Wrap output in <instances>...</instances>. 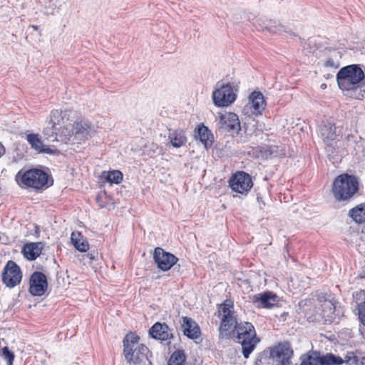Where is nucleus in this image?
I'll return each instance as SVG.
<instances>
[{
  "label": "nucleus",
  "instance_id": "nucleus-1",
  "mask_svg": "<svg viewBox=\"0 0 365 365\" xmlns=\"http://www.w3.org/2000/svg\"><path fill=\"white\" fill-rule=\"evenodd\" d=\"M293 350L289 342L279 343L269 352L259 354L255 365H290Z\"/></svg>",
  "mask_w": 365,
  "mask_h": 365
},
{
  "label": "nucleus",
  "instance_id": "nucleus-2",
  "mask_svg": "<svg viewBox=\"0 0 365 365\" xmlns=\"http://www.w3.org/2000/svg\"><path fill=\"white\" fill-rule=\"evenodd\" d=\"M233 329L237 334L238 342L242 346V355L245 359H248L259 341L256 336L255 327L250 322H241Z\"/></svg>",
  "mask_w": 365,
  "mask_h": 365
},
{
  "label": "nucleus",
  "instance_id": "nucleus-3",
  "mask_svg": "<svg viewBox=\"0 0 365 365\" xmlns=\"http://www.w3.org/2000/svg\"><path fill=\"white\" fill-rule=\"evenodd\" d=\"M15 179L21 188L31 187L35 190H44L49 186L48 174L36 168L26 171L21 170L16 175Z\"/></svg>",
  "mask_w": 365,
  "mask_h": 365
},
{
  "label": "nucleus",
  "instance_id": "nucleus-4",
  "mask_svg": "<svg viewBox=\"0 0 365 365\" xmlns=\"http://www.w3.org/2000/svg\"><path fill=\"white\" fill-rule=\"evenodd\" d=\"M365 78V73L359 64H351L342 67L336 74V81L340 89L351 91Z\"/></svg>",
  "mask_w": 365,
  "mask_h": 365
},
{
  "label": "nucleus",
  "instance_id": "nucleus-5",
  "mask_svg": "<svg viewBox=\"0 0 365 365\" xmlns=\"http://www.w3.org/2000/svg\"><path fill=\"white\" fill-rule=\"evenodd\" d=\"M139 340L140 337L133 332L127 334L123 339V354L130 363L138 364L147 359L149 349L145 345L139 344Z\"/></svg>",
  "mask_w": 365,
  "mask_h": 365
},
{
  "label": "nucleus",
  "instance_id": "nucleus-6",
  "mask_svg": "<svg viewBox=\"0 0 365 365\" xmlns=\"http://www.w3.org/2000/svg\"><path fill=\"white\" fill-rule=\"evenodd\" d=\"M357 178L349 174H341L336 178L332 185V192L338 201L350 200L357 192Z\"/></svg>",
  "mask_w": 365,
  "mask_h": 365
},
{
  "label": "nucleus",
  "instance_id": "nucleus-7",
  "mask_svg": "<svg viewBox=\"0 0 365 365\" xmlns=\"http://www.w3.org/2000/svg\"><path fill=\"white\" fill-rule=\"evenodd\" d=\"M219 312L222 314L220 329L222 332L229 331L237 324V319L235 316L234 304L231 300L226 299L220 305Z\"/></svg>",
  "mask_w": 365,
  "mask_h": 365
},
{
  "label": "nucleus",
  "instance_id": "nucleus-8",
  "mask_svg": "<svg viewBox=\"0 0 365 365\" xmlns=\"http://www.w3.org/2000/svg\"><path fill=\"white\" fill-rule=\"evenodd\" d=\"M2 282L9 288H14L20 284L22 272L20 267L13 260L7 262L2 272Z\"/></svg>",
  "mask_w": 365,
  "mask_h": 365
},
{
  "label": "nucleus",
  "instance_id": "nucleus-9",
  "mask_svg": "<svg viewBox=\"0 0 365 365\" xmlns=\"http://www.w3.org/2000/svg\"><path fill=\"white\" fill-rule=\"evenodd\" d=\"M229 185L232 191L240 194H247L253 186L251 176L243 171L232 175L229 180Z\"/></svg>",
  "mask_w": 365,
  "mask_h": 365
},
{
  "label": "nucleus",
  "instance_id": "nucleus-10",
  "mask_svg": "<svg viewBox=\"0 0 365 365\" xmlns=\"http://www.w3.org/2000/svg\"><path fill=\"white\" fill-rule=\"evenodd\" d=\"M236 94L230 83L222 84L219 88L213 91L212 100L215 106L225 107L230 105L236 99Z\"/></svg>",
  "mask_w": 365,
  "mask_h": 365
},
{
  "label": "nucleus",
  "instance_id": "nucleus-11",
  "mask_svg": "<svg viewBox=\"0 0 365 365\" xmlns=\"http://www.w3.org/2000/svg\"><path fill=\"white\" fill-rule=\"evenodd\" d=\"M153 259L158 267L163 272L170 270L178 261V258L173 254L160 247L155 248Z\"/></svg>",
  "mask_w": 365,
  "mask_h": 365
},
{
  "label": "nucleus",
  "instance_id": "nucleus-12",
  "mask_svg": "<svg viewBox=\"0 0 365 365\" xmlns=\"http://www.w3.org/2000/svg\"><path fill=\"white\" fill-rule=\"evenodd\" d=\"M29 285L30 294L33 296L41 297L47 289V278L43 273L34 272L30 277Z\"/></svg>",
  "mask_w": 365,
  "mask_h": 365
},
{
  "label": "nucleus",
  "instance_id": "nucleus-13",
  "mask_svg": "<svg viewBox=\"0 0 365 365\" xmlns=\"http://www.w3.org/2000/svg\"><path fill=\"white\" fill-rule=\"evenodd\" d=\"M93 132V127L88 122L84 120L75 122L72 125L73 142L85 141L91 137Z\"/></svg>",
  "mask_w": 365,
  "mask_h": 365
},
{
  "label": "nucleus",
  "instance_id": "nucleus-14",
  "mask_svg": "<svg viewBox=\"0 0 365 365\" xmlns=\"http://www.w3.org/2000/svg\"><path fill=\"white\" fill-rule=\"evenodd\" d=\"M218 126L219 129L227 132L238 133L241 129L238 116L234 113L220 115Z\"/></svg>",
  "mask_w": 365,
  "mask_h": 365
},
{
  "label": "nucleus",
  "instance_id": "nucleus-15",
  "mask_svg": "<svg viewBox=\"0 0 365 365\" xmlns=\"http://www.w3.org/2000/svg\"><path fill=\"white\" fill-rule=\"evenodd\" d=\"M253 302L257 304L259 307L270 309L278 304L279 297L276 294L267 291L254 295Z\"/></svg>",
  "mask_w": 365,
  "mask_h": 365
},
{
  "label": "nucleus",
  "instance_id": "nucleus-16",
  "mask_svg": "<svg viewBox=\"0 0 365 365\" xmlns=\"http://www.w3.org/2000/svg\"><path fill=\"white\" fill-rule=\"evenodd\" d=\"M149 334L155 339L167 341L173 338L170 329L165 323L156 322L149 329Z\"/></svg>",
  "mask_w": 365,
  "mask_h": 365
},
{
  "label": "nucleus",
  "instance_id": "nucleus-17",
  "mask_svg": "<svg viewBox=\"0 0 365 365\" xmlns=\"http://www.w3.org/2000/svg\"><path fill=\"white\" fill-rule=\"evenodd\" d=\"M26 140L30 144L32 149L35 150L38 153H46L49 155H54L58 153V150L54 148L46 147L41 138L38 134L30 133L26 135Z\"/></svg>",
  "mask_w": 365,
  "mask_h": 365
},
{
  "label": "nucleus",
  "instance_id": "nucleus-18",
  "mask_svg": "<svg viewBox=\"0 0 365 365\" xmlns=\"http://www.w3.org/2000/svg\"><path fill=\"white\" fill-rule=\"evenodd\" d=\"M182 330L185 336L190 339H197L200 336V329L198 324L191 318L182 317Z\"/></svg>",
  "mask_w": 365,
  "mask_h": 365
},
{
  "label": "nucleus",
  "instance_id": "nucleus-19",
  "mask_svg": "<svg viewBox=\"0 0 365 365\" xmlns=\"http://www.w3.org/2000/svg\"><path fill=\"white\" fill-rule=\"evenodd\" d=\"M195 137L199 140L205 147L210 148L213 143V135L207 127L203 124L198 125L195 129Z\"/></svg>",
  "mask_w": 365,
  "mask_h": 365
},
{
  "label": "nucleus",
  "instance_id": "nucleus-20",
  "mask_svg": "<svg viewBox=\"0 0 365 365\" xmlns=\"http://www.w3.org/2000/svg\"><path fill=\"white\" fill-rule=\"evenodd\" d=\"M259 26L262 30H266L273 34H292V31L284 25L273 20H259Z\"/></svg>",
  "mask_w": 365,
  "mask_h": 365
},
{
  "label": "nucleus",
  "instance_id": "nucleus-21",
  "mask_svg": "<svg viewBox=\"0 0 365 365\" xmlns=\"http://www.w3.org/2000/svg\"><path fill=\"white\" fill-rule=\"evenodd\" d=\"M320 134L324 142L329 146H332L337 138L336 126L330 123H324L320 128Z\"/></svg>",
  "mask_w": 365,
  "mask_h": 365
},
{
  "label": "nucleus",
  "instance_id": "nucleus-22",
  "mask_svg": "<svg viewBox=\"0 0 365 365\" xmlns=\"http://www.w3.org/2000/svg\"><path fill=\"white\" fill-rule=\"evenodd\" d=\"M43 247V243L41 242H29L24 246L22 252L27 259L35 260L41 254Z\"/></svg>",
  "mask_w": 365,
  "mask_h": 365
},
{
  "label": "nucleus",
  "instance_id": "nucleus-23",
  "mask_svg": "<svg viewBox=\"0 0 365 365\" xmlns=\"http://www.w3.org/2000/svg\"><path fill=\"white\" fill-rule=\"evenodd\" d=\"M249 101L254 110L253 113L255 115H261L265 107L263 94L259 91H254L250 94Z\"/></svg>",
  "mask_w": 365,
  "mask_h": 365
},
{
  "label": "nucleus",
  "instance_id": "nucleus-24",
  "mask_svg": "<svg viewBox=\"0 0 365 365\" xmlns=\"http://www.w3.org/2000/svg\"><path fill=\"white\" fill-rule=\"evenodd\" d=\"M168 140L174 148H180L187 142L185 131L182 129H169Z\"/></svg>",
  "mask_w": 365,
  "mask_h": 365
},
{
  "label": "nucleus",
  "instance_id": "nucleus-25",
  "mask_svg": "<svg viewBox=\"0 0 365 365\" xmlns=\"http://www.w3.org/2000/svg\"><path fill=\"white\" fill-rule=\"evenodd\" d=\"M353 297L357 302L359 319L361 324L365 326V291H357L353 294Z\"/></svg>",
  "mask_w": 365,
  "mask_h": 365
},
{
  "label": "nucleus",
  "instance_id": "nucleus-26",
  "mask_svg": "<svg viewBox=\"0 0 365 365\" xmlns=\"http://www.w3.org/2000/svg\"><path fill=\"white\" fill-rule=\"evenodd\" d=\"M73 139L72 126L66 125L58 128L57 135L55 137L56 142L67 143L68 142L73 141Z\"/></svg>",
  "mask_w": 365,
  "mask_h": 365
},
{
  "label": "nucleus",
  "instance_id": "nucleus-27",
  "mask_svg": "<svg viewBox=\"0 0 365 365\" xmlns=\"http://www.w3.org/2000/svg\"><path fill=\"white\" fill-rule=\"evenodd\" d=\"M349 216L357 224L365 222V203H361L351 209Z\"/></svg>",
  "mask_w": 365,
  "mask_h": 365
},
{
  "label": "nucleus",
  "instance_id": "nucleus-28",
  "mask_svg": "<svg viewBox=\"0 0 365 365\" xmlns=\"http://www.w3.org/2000/svg\"><path fill=\"white\" fill-rule=\"evenodd\" d=\"M72 244L76 250L81 252H86L89 249V244L84 240L80 232H73L71 237Z\"/></svg>",
  "mask_w": 365,
  "mask_h": 365
},
{
  "label": "nucleus",
  "instance_id": "nucleus-29",
  "mask_svg": "<svg viewBox=\"0 0 365 365\" xmlns=\"http://www.w3.org/2000/svg\"><path fill=\"white\" fill-rule=\"evenodd\" d=\"M300 365H323L322 358L317 352H312L301 357ZM290 365H292L291 362Z\"/></svg>",
  "mask_w": 365,
  "mask_h": 365
},
{
  "label": "nucleus",
  "instance_id": "nucleus-30",
  "mask_svg": "<svg viewBox=\"0 0 365 365\" xmlns=\"http://www.w3.org/2000/svg\"><path fill=\"white\" fill-rule=\"evenodd\" d=\"M322 307V315L325 318V321L329 323L332 322L334 319V310L335 306L331 301H325Z\"/></svg>",
  "mask_w": 365,
  "mask_h": 365
},
{
  "label": "nucleus",
  "instance_id": "nucleus-31",
  "mask_svg": "<svg viewBox=\"0 0 365 365\" xmlns=\"http://www.w3.org/2000/svg\"><path fill=\"white\" fill-rule=\"evenodd\" d=\"M345 361L349 365H365V356H359L357 351L347 352L345 355Z\"/></svg>",
  "mask_w": 365,
  "mask_h": 365
},
{
  "label": "nucleus",
  "instance_id": "nucleus-32",
  "mask_svg": "<svg viewBox=\"0 0 365 365\" xmlns=\"http://www.w3.org/2000/svg\"><path fill=\"white\" fill-rule=\"evenodd\" d=\"M186 360V356L183 350L175 351L168 361V365H183Z\"/></svg>",
  "mask_w": 365,
  "mask_h": 365
},
{
  "label": "nucleus",
  "instance_id": "nucleus-33",
  "mask_svg": "<svg viewBox=\"0 0 365 365\" xmlns=\"http://www.w3.org/2000/svg\"><path fill=\"white\" fill-rule=\"evenodd\" d=\"M323 365H341L345 361V357H341L334 355L331 353L327 354L321 356Z\"/></svg>",
  "mask_w": 365,
  "mask_h": 365
},
{
  "label": "nucleus",
  "instance_id": "nucleus-34",
  "mask_svg": "<svg viewBox=\"0 0 365 365\" xmlns=\"http://www.w3.org/2000/svg\"><path fill=\"white\" fill-rule=\"evenodd\" d=\"M103 175L105 179L110 183L119 184L122 182L123 178V173L118 170L104 173Z\"/></svg>",
  "mask_w": 365,
  "mask_h": 365
},
{
  "label": "nucleus",
  "instance_id": "nucleus-35",
  "mask_svg": "<svg viewBox=\"0 0 365 365\" xmlns=\"http://www.w3.org/2000/svg\"><path fill=\"white\" fill-rule=\"evenodd\" d=\"M64 118H66V115H62L61 110H53L50 114L48 124L57 126L61 124V122L64 123Z\"/></svg>",
  "mask_w": 365,
  "mask_h": 365
},
{
  "label": "nucleus",
  "instance_id": "nucleus-36",
  "mask_svg": "<svg viewBox=\"0 0 365 365\" xmlns=\"http://www.w3.org/2000/svg\"><path fill=\"white\" fill-rule=\"evenodd\" d=\"M0 356L6 361L7 365H13L15 355L14 353L9 349L8 346H4L0 351Z\"/></svg>",
  "mask_w": 365,
  "mask_h": 365
},
{
  "label": "nucleus",
  "instance_id": "nucleus-37",
  "mask_svg": "<svg viewBox=\"0 0 365 365\" xmlns=\"http://www.w3.org/2000/svg\"><path fill=\"white\" fill-rule=\"evenodd\" d=\"M57 130L58 127L55 125H48L43 129V135L48 138L50 139L51 142H56L55 140L56 135H57Z\"/></svg>",
  "mask_w": 365,
  "mask_h": 365
},
{
  "label": "nucleus",
  "instance_id": "nucleus-38",
  "mask_svg": "<svg viewBox=\"0 0 365 365\" xmlns=\"http://www.w3.org/2000/svg\"><path fill=\"white\" fill-rule=\"evenodd\" d=\"M61 112L62 113V115H66V118H64V122L70 120L71 115L73 113L72 110H61Z\"/></svg>",
  "mask_w": 365,
  "mask_h": 365
},
{
  "label": "nucleus",
  "instance_id": "nucleus-39",
  "mask_svg": "<svg viewBox=\"0 0 365 365\" xmlns=\"http://www.w3.org/2000/svg\"><path fill=\"white\" fill-rule=\"evenodd\" d=\"M325 66L327 67H334V61L332 58H329L327 60L325 63Z\"/></svg>",
  "mask_w": 365,
  "mask_h": 365
},
{
  "label": "nucleus",
  "instance_id": "nucleus-40",
  "mask_svg": "<svg viewBox=\"0 0 365 365\" xmlns=\"http://www.w3.org/2000/svg\"><path fill=\"white\" fill-rule=\"evenodd\" d=\"M359 276L361 278H365V264L362 267L361 270L360 271Z\"/></svg>",
  "mask_w": 365,
  "mask_h": 365
},
{
  "label": "nucleus",
  "instance_id": "nucleus-41",
  "mask_svg": "<svg viewBox=\"0 0 365 365\" xmlns=\"http://www.w3.org/2000/svg\"><path fill=\"white\" fill-rule=\"evenodd\" d=\"M5 153V148L4 145L0 143V158Z\"/></svg>",
  "mask_w": 365,
  "mask_h": 365
},
{
  "label": "nucleus",
  "instance_id": "nucleus-42",
  "mask_svg": "<svg viewBox=\"0 0 365 365\" xmlns=\"http://www.w3.org/2000/svg\"><path fill=\"white\" fill-rule=\"evenodd\" d=\"M88 256L89 257V258H90L91 259H95L94 253H88Z\"/></svg>",
  "mask_w": 365,
  "mask_h": 365
},
{
  "label": "nucleus",
  "instance_id": "nucleus-43",
  "mask_svg": "<svg viewBox=\"0 0 365 365\" xmlns=\"http://www.w3.org/2000/svg\"><path fill=\"white\" fill-rule=\"evenodd\" d=\"M257 201H258L259 202H262V204H263V205H264V203L262 202V197H261L260 196L257 195Z\"/></svg>",
  "mask_w": 365,
  "mask_h": 365
},
{
  "label": "nucleus",
  "instance_id": "nucleus-44",
  "mask_svg": "<svg viewBox=\"0 0 365 365\" xmlns=\"http://www.w3.org/2000/svg\"><path fill=\"white\" fill-rule=\"evenodd\" d=\"M32 28H33L34 30H36V31H38V27L37 26H34V25H33V26H32Z\"/></svg>",
  "mask_w": 365,
  "mask_h": 365
},
{
  "label": "nucleus",
  "instance_id": "nucleus-45",
  "mask_svg": "<svg viewBox=\"0 0 365 365\" xmlns=\"http://www.w3.org/2000/svg\"><path fill=\"white\" fill-rule=\"evenodd\" d=\"M322 88H325V87H326V85H325V84H322Z\"/></svg>",
  "mask_w": 365,
  "mask_h": 365
}]
</instances>
